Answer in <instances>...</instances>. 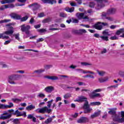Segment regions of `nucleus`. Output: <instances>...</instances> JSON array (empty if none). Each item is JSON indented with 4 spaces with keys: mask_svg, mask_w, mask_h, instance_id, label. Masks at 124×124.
Wrapping results in <instances>:
<instances>
[{
    "mask_svg": "<svg viewBox=\"0 0 124 124\" xmlns=\"http://www.w3.org/2000/svg\"><path fill=\"white\" fill-rule=\"evenodd\" d=\"M119 74L121 76H124V71H120L119 72Z\"/></svg>",
    "mask_w": 124,
    "mask_h": 124,
    "instance_id": "obj_58",
    "label": "nucleus"
},
{
    "mask_svg": "<svg viewBox=\"0 0 124 124\" xmlns=\"http://www.w3.org/2000/svg\"><path fill=\"white\" fill-rule=\"evenodd\" d=\"M14 115H16V117H21V116H24V117H27V114L26 112H20L18 110H16L14 113Z\"/></svg>",
    "mask_w": 124,
    "mask_h": 124,
    "instance_id": "obj_10",
    "label": "nucleus"
},
{
    "mask_svg": "<svg viewBox=\"0 0 124 124\" xmlns=\"http://www.w3.org/2000/svg\"><path fill=\"white\" fill-rule=\"evenodd\" d=\"M44 16H45L44 13H41L38 14V17H39V18L44 17Z\"/></svg>",
    "mask_w": 124,
    "mask_h": 124,
    "instance_id": "obj_48",
    "label": "nucleus"
},
{
    "mask_svg": "<svg viewBox=\"0 0 124 124\" xmlns=\"http://www.w3.org/2000/svg\"><path fill=\"white\" fill-rule=\"evenodd\" d=\"M44 39L41 38L37 40V43H38L39 42H42V41H44Z\"/></svg>",
    "mask_w": 124,
    "mask_h": 124,
    "instance_id": "obj_54",
    "label": "nucleus"
},
{
    "mask_svg": "<svg viewBox=\"0 0 124 124\" xmlns=\"http://www.w3.org/2000/svg\"><path fill=\"white\" fill-rule=\"evenodd\" d=\"M119 85L116 84L115 85H111L110 86H109L108 87V89H116V88H118V86Z\"/></svg>",
    "mask_w": 124,
    "mask_h": 124,
    "instance_id": "obj_43",
    "label": "nucleus"
},
{
    "mask_svg": "<svg viewBox=\"0 0 124 124\" xmlns=\"http://www.w3.org/2000/svg\"><path fill=\"white\" fill-rule=\"evenodd\" d=\"M101 113V111L98 110L97 111H95L93 114L91 115V118L92 119H94V118H96L100 116V114Z\"/></svg>",
    "mask_w": 124,
    "mask_h": 124,
    "instance_id": "obj_18",
    "label": "nucleus"
},
{
    "mask_svg": "<svg viewBox=\"0 0 124 124\" xmlns=\"http://www.w3.org/2000/svg\"><path fill=\"white\" fill-rule=\"evenodd\" d=\"M8 104H9L8 105L1 104L2 109H7L8 108H12V107H13V106L14 105L13 104V103H12L11 102H9Z\"/></svg>",
    "mask_w": 124,
    "mask_h": 124,
    "instance_id": "obj_17",
    "label": "nucleus"
},
{
    "mask_svg": "<svg viewBox=\"0 0 124 124\" xmlns=\"http://www.w3.org/2000/svg\"><path fill=\"white\" fill-rule=\"evenodd\" d=\"M96 71L100 76H104L105 74V72L103 71H99V70H96Z\"/></svg>",
    "mask_w": 124,
    "mask_h": 124,
    "instance_id": "obj_32",
    "label": "nucleus"
},
{
    "mask_svg": "<svg viewBox=\"0 0 124 124\" xmlns=\"http://www.w3.org/2000/svg\"><path fill=\"white\" fill-rule=\"evenodd\" d=\"M16 0H2L0 2L1 4H5V3H10L11 2H14Z\"/></svg>",
    "mask_w": 124,
    "mask_h": 124,
    "instance_id": "obj_19",
    "label": "nucleus"
},
{
    "mask_svg": "<svg viewBox=\"0 0 124 124\" xmlns=\"http://www.w3.org/2000/svg\"><path fill=\"white\" fill-rule=\"evenodd\" d=\"M107 50L106 49V48H104L101 52V54H105L106 53H107Z\"/></svg>",
    "mask_w": 124,
    "mask_h": 124,
    "instance_id": "obj_61",
    "label": "nucleus"
},
{
    "mask_svg": "<svg viewBox=\"0 0 124 124\" xmlns=\"http://www.w3.org/2000/svg\"><path fill=\"white\" fill-rule=\"evenodd\" d=\"M35 111L40 114H44L45 113H48V114H50L52 111V109H48V107H44L42 108H37Z\"/></svg>",
    "mask_w": 124,
    "mask_h": 124,
    "instance_id": "obj_5",
    "label": "nucleus"
},
{
    "mask_svg": "<svg viewBox=\"0 0 124 124\" xmlns=\"http://www.w3.org/2000/svg\"><path fill=\"white\" fill-rule=\"evenodd\" d=\"M102 18H104L105 19H106L107 20H108V21H110V22H112V21H114V18H113V17H110V16H102Z\"/></svg>",
    "mask_w": 124,
    "mask_h": 124,
    "instance_id": "obj_30",
    "label": "nucleus"
},
{
    "mask_svg": "<svg viewBox=\"0 0 124 124\" xmlns=\"http://www.w3.org/2000/svg\"><path fill=\"white\" fill-rule=\"evenodd\" d=\"M13 101H14V102H20V101H21V99H18V98H15V99H12Z\"/></svg>",
    "mask_w": 124,
    "mask_h": 124,
    "instance_id": "obj_46",
    "label": "nucleus"
},
{
    "mask_svg": "<svg viewBox=\"0 0 124 124\" xmlns=\"http://www.w3.org/2000/svg\"><path fill=\"white\" fill-rule=\"evenodd\" d=\"M33 117L34 116H32V114H29L27 116V118L28 119H32Z\"/></svg>",
    "mask_w": 124,
    "mask_h": 124,
    "instance_id": "obj_63",
    "label": "nucleus"
},
{
    "mask_svg": "<svg viewBox=\"0 0 124 124\" xmlns=\"http://www.w3.org/2000/svg\"><path fill=\"white\" fill-rule=\"evenodd\" d=\"M42 1H43L44 3H48V4L57 3V0H42Z\"/></svg>",
    "mask_w": 124,
    "mask_h": 124,
    "instance_id": "obj_15",
    "label": "nucleus"
},
{
    "mask_svg": "<svg viewBox=\"0 0 124 124\" xmlns=\"http://www.w3.org/2000/svg\"><path fill=\"white\" fill-rule=\"evenodd\" d=\"M37 31H38V32H40L41 33L45 32V31H46V30L45 29H38Z\"/></svg>",
    "mask_w": 124,
    "mask_h": 124,
    "instance_id": "obj_47",
    "label": "nucleus"
},
{
    "mask_svg": "<svg viewBox=\"0 0 124 124\" xmlns=\"http://www.w3.org/2000/svg\"><path fill=\"white\" fill-rule=\"evenodd\" d=\"M55 88L52 86H47L46 87L44 91L46 92V93H51L53 91H54Z\"/></svg>",
    "mask_w": 124,
    "mask_h": 124,
    "instance_id": "obj_12",
    "label": "nucleus"
},
{
    "mask_svg": "<svg viewBox=\"0 0 124 124\" xmlns=\"http://www.w3.org/2000/svg\"><path fill=\"white\" fill-rule=\"evenodd\" d=\"M87 31L85 29H79V34H82V33H86Z\"/></svg>",
    "mask_w": 124,
    "mask_h": 124,
    "instance_id": "obj_44",
    "label": "nucleus"
},
{
    "mask_svg": "<svg viewBox=\"0 0 124 124\" xmlns=\"http://www.w3.org/2000/svg\"><path fill=\"white\" fill-rule=\"evenodd\" d=\"M30 17V14H28L26 16L20 18V21L21 22H25V21H27L28 19H29V17Z\"/></svg>",
    "mask_w": 124,
    "mask_h": 124,
    "instance_id": "obj_20",
    "label": "nucleus"
},
{
    "mask_svg": "<svg viewBox=\"0 0 124 124\" xmlns=\"http://www.w3.org/2000/svg\"><path fill=\"white\" fill-rule=\"evenodd\" d=\"M31 29V26L27 25L26 24H23L21 26V31L23 32H25L27 34V36H24V38H28V37H30V36H31V31H30V30Z\"/></svg>",
    "mask_w": 124,
    "mask_h": 124,
    "instance_id": "obj_3",
    "label": "nucleus"
},
{
    "mask_svg": "<svg viewBox=\"0 0 124 124\" xmlns=\"http://www.w3.org/2000/svg\"><path fill=\"white\" fill-rule=\"evenodd\" d=\"M103 35L100 36V38L103 40V41H109V37L113 35V33H109L108 30H106L102 32Z\"/></svg>",
    "mask_w": 124,
    "mask_h": 124,
    "instance_id": "obj_4",
    "label": "nucleus"
},
{
    "mask_svg": "<svg viewBox=\"0 0 124 124\" xmlns=\"http://www.w3.org/2000/svg\"><path fill=\"white\" fill-rule=\"evenodd\" d=\"M124 29H120V30H118L116 31V34H117V35H120V34H121V33H124Z\"/></svg>",
    "mask_w": 124,
    "mask_h": 124,
    "instance_id": "obj_29",
    "label": "nucleus"
},
{
    "mask_svg": "<svg viewBox=\"0 0 124 124\" xmlns=\"http://www.w3.org/2000/svg\"><path fill=\"white\" fill-rule=\"evenodd\" d=\"M73 22L74 23H75L77 24V23H79V20L77 19H73Z\"/></svg>",
    "mask_w": 124,
    "mask_h": 124,
    "instance_id": "obj_59",
    "label": "nucleus"
},
{
    "mask_svg": "<svg viewBox=\"0 0 124 124\" xmlns=\"http://www.w3.org/2000/svg\"><path fill=\"white\" fill-rule=\"evenodd\" d=\"M11 16L12 18H13V19H16V20H20L21 18H22V16H21L20 15H19L16 13H13L11 15Z\"/></svg>",
    "mask_w": 124,
    "mask_h": 124,
    "instance_id": "obj_16",
    "label": "nucleus"
},
{
    "mask_svg": "<svg viewBox=\"0 0 124 124\" xmlns=\"http://www.w3.org/2000/svg\"><path fill=\"white\" fill-rule=\"evenodd\" d=\"M80 26H81L82 27H85V28H87L88 29H90V28H91V26L89 25L80 24Z\"/></svg>",
    "mask_w": 124,
    "mask_h": 124,
    "instance_id": "obj_51",
    "label": "nucleus"
},
{
    "mask_svg": "<svg viewBox=\"0 0 124 124\" xmlns=\"http://www.w3.org/2000/svg\"><path fill=\"white\" fill-rule=\"evenodd\" d=\"M87 98L84 96H80L78 97V99L74 100L75 102H83L85 101L83 108L85 109L83 113L84 114H88V113H91V111H93V108H90V105H89V102L87 101Z\"/></svg>",
    "mask_w": 124,
    "mask_h": 124,
    "instance_id": "obj_1",
    "label": "nucleus"
},
{
    "mask_svg": "<svg viewBox=\"0 0 124 124\" xmlns=\"http://www.w3.org/2000/svg\"><path fill=\"white\" fill-rule=\"evenodd\" d=\"M78 85L79 86H85V83L83 82H78Z\"/></svg>",
    "mask_w": 124,
    "mask_h": 124,
    "instance_id": "obj_55",
    "label": "nucleus"
},
{
    "mask_svg": "<svg viewBox=\"0 0 124 124\" xmlns=\"http://www.w3.org/2000/svg\"><path fill=\"white\" fill-rule=\"evenodd\" d=\"M8 40L5 41L4 44V45H7L8 44H9L11 41H12V39H10L9 37V39H8Z\"/></svg>",
    "mask_w": 124,
    "mask_h": 124,
    "instance_id": "obj_41",
    "label": "nucleus"
},
{
    "mask_svg": "<svg viewBox=\"0 0 124 124\" xmlns=\"http://www.w3.org/2000/svg\"><path fill=\"white\" fill-rule=\"evenodd\" d=\"M13 32H14V31H13V28H12L11 30L6 31L4 33L5 35H10V34H12Z\"/></svg>",
    "mask_w": 124,
    "mask_h": 124,
    "instance_id": "obj_24",
    "label": "nucleus"
},
{
    "mask_svg": "<svg viewBox=\"0 0 124 124\" xmlns=\"http://www.w3.org/2000/svg\"><path fill=\"white\" fill-rule=\"evenodd\" d=\"M37 97H40L41 98H43L44 97H45V94L43 93H40L37 95Z\"/></svg>",
    "mask_w": 124,
    "mask_h": 124,
    "instance_id": "obj_37",
    "label": "nucleus"
},
{
    "mask_svg": "<svg viewBox=\"0 0 124 124\" xmlns=\"http://www.w3.org/2000/svg\"><path fill=\"white\" fill-rule=\"evenodd\" d=\"M45 71V70L43 69H40L37 70H36L34 71L35 73H37V74H40L41 73H42V72H44Z\"/></svg>",
    "mask_w": 124,
    "mask_h": 124,
    "instance_id": "obj_34",
    "label": "nucleus"
},
{
    "mask_svg": "<svg viewBox=\"0 0 124 124\" xmlns=\"http://www.w3.org/2000/svg\"><path fill=\"white\" fill-rule=\"evenodd\" d=\"M101 91H102V90H101V89H96L93 91V93H99V92H101Z\"/></svg>",
    "mask_w": 124,
    "mask_h": 124,
    "instance_id": "obj_52",
    "label": "nucleus"
},
{
    "mask_svg": "<svg viewBox=\"0 0 124 124\" xmlns=\"http://www.w3.org/2000/svg\"><path fill=\"white\" fill-rule=\"evenodd\" d=\"M78 124H86L89 123V118L86 117H80L77 120Z\"/></svg>",
    "mask_w": 124,
    "mask_h": 124,
    "instance_id": "obj_9",
    "label": "nucleus"
},
{
    "mask_svg": "<svg viewBox=\"0 0 124 124\" xmlns=\"http://www.w3.org/2000/svg\"><path fill=\"white\" fill-rule=\"evenodd\" d=\"M74 7H67L65 9V11H67V12H70V13H72V12H74Z\"/></svg>",
    "mask_w": 124,
    "mask_h": 124,
    "instance_id": "obj_27",
    "label": "nucleus"
},
{
    "mask_svg": "<svg viewBox=\"0 0 124 124\" xmlns=\"http://www.w3.org/2000/svg\"><path fill=\"white\" fill-rule=\"evenodd\" d=\"M29 7H31V9L32 10L34 14H37V10H38V9L39 7H40V5L36 3L31 4Z\"/></svg>",
    "mask_w": 124,
    "mask_h": 124,
    "instance_id": "obj_8",
    "label": "nucleus"
},
{
    "mask_svg": "<svg viewBox=\"0 0 124 124\" xmlns=\"http://www.w3.org/2000/svg\"><path fill=\"white\" fill-rule=\"evenodd\" d=\"M44 78L45 79H48V80H52V81L59 79V78L56 76H45Z\"/></svg>",
    "mask_w": 124,
    "mask_h": 124,
    "instance_id": "obj_14",
    "label": "nucleus"
},
{
    "mask_svg": "<svg viewBox=\"0 0 124 124\" xmlns=\"http://www.w3.org/2000/svg\"><path fill=\"white\" fill-rule=\"evenodd\" d=\"M60 16L62 17V18H66V17H67V15L64 13H60Z\"/></svg>",
    "mask_w": 124,
    "mask_h": 124,
    "instance_id": "obj_36",
    "label": "nucleus"
},
{
    "mask_svg": "<svg viewBox=\"0 0 124 124\" xmlns=\"http://www.w3.org/2000/svg\"><path fill=\"white\" fill-rule=\"evenodd\" d=\"M0 38H1L2 39H9V37L8 35H5L4 33H0Z\"/></svg>",
    "mask_w": 124,
    "mask_h": 124,
    "instance_id": "obj_21",
    "label": "nucleus"
},
{
    "mask_svg": "<svg viewBox=\"0 0 124 124\" xmlns=\"http://www.w3.org/2000/svg\"><path fill=\"white\" fill-rule=\"evenodd\" d=\"M70 5H71L72 6H76L77 5L76 4V3L75 2H71L70 3Z\"/></svg>",
    "mask_w": 124,
    "mask_h": 124,
    "instance_id": "obj_62",
    "label": "nucleus"
},
{
    "mask_svg": "<svg viewBox=\"0 0 124 124\" xmlns=\"http://www.w3.org/2000/svg\"><path fill=\"white\" fill-rule=\"evenodd\" d=\"M26 109L27 111H31V110L35 109V106H33V105H31L26 107Z\"/></svg>",
    "mask_w": 124,
    "mask_h": 124,
    "instance_id": "obj_25",
    "label": "nucleus"
},
{
    "mask_svg": "<svg viewBox=\"0 0 124 124\" xmlns=\"http://www.w3.org/2000/svg\"><path fill=\"white\" fill-rule=\"evenodd\" d=\"M48 22H49V19L48 18H46V19H44V20H43V23H48Z\"/></svg>",
    "mask_w": 124,
    "mask_h": 124,
    "instance_id": "obj_64",
    "label": "nucleus"
},
{
    "mask_svg": "<svg viewBox=\"0 0 124 124\" xmlns=\"http://www.w3.org/2000/svg\"><path fill=\"white\" fill-rule=\"evenodd\" d=\"M100 24H101V22H98L97 23L93 25V28L96 30H98V31H101L102 30L103 27L102 25H101Z\"/></svg>",
    "mask_w": 124,
    "mask_h": 124,
    "instance_id": "obj_13",
    "label": "nucleus"
},
{
    "mask_svg": "<svg viewBox=\"0 0 124 124\" xmlns=\"http://www.w3.org/2000/svg\"><path fill=\"white\" fill-rule=\"evenodd\" d=\"M81 65H83L84 66H86L87 65H91L92 64H90L89 63L85 62H82L81 63Z\"/></svg>",
    "mask_w": 124,
    "mask_h": 124,
    "instance_id": "obj_49",
    "label": "nucleus"
},
{
    "mask_svg": "<svg viewBox=\"0 0 124 124\" xmlns=\"http://www.w3.org/2000/svg\"><path fill=\"white\" fill-rule=\"evenodd\" d=\"M109 28L111 30H115V29L117 28V26H116V25H111V26H110Z\"/></svg>",
    "mask_w": 124,
    "mask_h": 124,
    "instance_id": "obj_57",
    "label": "nucleus"
},
{
    "mask_svg": "<svg viewBox=\"0 0 124 124\" xmlns=\"http://www.w3.org/2000/svg\"><path fill=\"white\" fill-rule=\"evenodd\" d=\"M116 115H117V116L121 115V117L123 118L124 116V111L119 112L118 113H116Z\"/></svg>",
    "mask_w": 124,
    "mask_h": 124,
    "instance_id": "obj_45",
    "label": "nucleus"
},
{
    "mask_svg": "<svg viewBox=\"0 0 124 124\" xmlns=\"http://www.w3.org/2000/svg\"><path fill=\"white\" fill-rule=\"evenodd\" d=\"M52 121H53V118H52V117H50L49 118L47 119L45 121V123L46 124H51V123H52Z\"/></svg>",
    "mask_w": 124,
    "mask_h": 124,
    "instance_id": "obj_31",
    "label": "nucleus"
},
{
    "mask_svg": "<svg viewBox=\"0 0 124 124\" xmlns=\"http://www.w3.org/2000/svg\"><path fill=\"white\" fill-rule=\"evenodd\" d=\"M101 104V103H100V102H93L90 103V105L91 106H99V105H100Z\"/></svg>",
    "mask_w": 124,
    "mask_h": 124,
    "instance_id": "obj_28",
    "label": "nucleus"
},
{
    "mask_svg": "<svg viewBox=\"0 0 124 124\" xmlns=\"http://www.w3.org/2000/svg\"><path fill=\"white\" fill-rule=\"evenodd\" d=\"M14 36H15L16 39L17 40H20V37H19L20 36V34H14Z\"/></svg>",
    "mask_w": 124,
    "mask_h": 124,
    "instance_id": "obj_42",
    "label": "nucleus"
},
{
    "mask_svg": "<svg viewBox=\"0 0 124 124\" xmlns=\"http://www.w3.org/2000/svg\"><path fill=\"white\" fill-rule=\"evenodd\" d=\"M53 101H54V100L52 99L50 101H49L47 102V108H50L51 105L52 104V102H53Z\"/></svg>",
    "mask_w": 124,
    "mask_h": 124,
    "instance_id": "obj_39",
    "label": "nucleus"
},
{
    "mask_svg": "<svg viewBox=\"0 0 124 124\" xmlns=\"http://www.w3.org/2000/svg\"><path fill=\"white\" fill-rule=\"evenodd\" d=\"M15 111H14V109H9L8 110V112L6 111H5L3 112L2 114H1L0 116V120H8V119H10L11 117H12V114L14 115V113Z\"/></svg>",
    "mask_w": 124,
    "mask_h": 124,
    "instance_id": "obj_2",
    "label": "nucleus"
},
{
    "mask_svg": "<svg viewBox=\"0 0 124 124\" xmlns=\"http://www.w3.org/2000/svg\"><path fill=\"white\" fill-rule=\"evenodd\" d=\"M116 10L114 8H111L108 10L107 13H103L102 17H106L107 15H113L116 13Z\"/></svg>",
    "mask_w": 124,
    "mask_h": 124,
    "instance_id": "obj_6",
    "label": "nucleus"
},
{
    "mask_svg": "<svg viewBox=\"0 0 124 124\" xmlns=\"http://www.w3.org/2000/svg\"><path fill=\"white\" fill-rule=\"evenodd\" d=\"M69 97H71V94H70V93H67L63 95V98L65 99H67V98H69Z\"/></svg>",
    "mask_w": 124,
    "mask_h": 124,
    "instance_id": "obj_33",
    "label": "nucleus"
},
{
    "mask_svg": "<svg viewBox=\"0 0 124 124\" xmlns=\"http://www.w3.org/2000/svg\"><path fill=\"white\" fill-rule=\"evenodd\" d=\"M76 16L79 20H81V19H83V20H86V21H89V17L86 16H85V14L84 13H77L76 14Z\"/></svg>",
    "mask_w": 124,
    "mask_h": 124,
    "instance_id": "obj_7",
    "label": "nucleus"
},
{
    "mask_svg": "<svg viewBox=\"0 0 124 124\" xmlns=\"http://www.w3.org/2000/svg\"><path fill=\"white\" fill-rule=\"evenodd\" d=\"M16 77H17V75H12L10 76L9 77V79L8 80V83L11 84H16L15 82H14V80H16Z\"/></svg>",
    "mask_w": 124,
    "mask_h": 124,
    "instance_id": "obj_11",
    "label": "nucleus"
},
{
    "mask_svg": "<svg viewBox=\"0 0 124 124\" xmlns=\"http://www.w3.org/2000/svg\"><path fill=\"white\" fill-rule=\"evenodd\" d=\"M8 7H9V5H3L0 7V10H4L5 8H8Z\"/></svg>",
    "mask_w": 124,
    "mask_h": 124,
    "instance_id": "obj_38",
    "label": "nucleus"
},
{
    "mask_svg": "<svg viewBox=\"0 0 124 124\" xmlns=\"http://www.w3.org/2000/svg\"><path fill=\"white\" fill-rule=\"evenodd\" d=\"M110 39L111 40H117L118 39V38L117 37V36L114 35L113 36H112L110 38Z\"/></svg>",
    "mask_w": 124,
    "mask_h": 124,
    "instance_id": "obj_50",
    "label": "nucleus"
},
{
    "mask_svg": "<svg viewBox=\"0 0 124 124\" xmlns=\"http://www.w3.org/2000/svg\"><path fill=\"white\" fill-rule=\"evenodd\" d=\"M62 101V97H56V102H58V101Z\"/></svg>",
    "mask_w": 124,
    "mask_h": 124,
    "instance_id": "obj_56",
    "label": "nucleus"
},
{
    "mask_svg": "<svg viewBox=\"0 0 124 124\" xmlns=\"http://www.w3.org/2000/svg\"><path fill=\"white\" fill-rule=\"evenodd\" d=\"M95 5V3H94V2H93V1L90 2L89 4V6L91 8H93Z\"/></svg>",
    "mask_w": 124,
    "mask_h": 124,
    "instance_id": "obj_35",
    "label": "nucleus"
},
{
    "mask_svg": "<svg viewBox=\"0 0 124 124\" xmlns=\"http://www.w3.org/2000/svg\"><path fill=\"white\" fill-rule=\"evenodd\" d=\"M81 72H82V73H84V74H87L88 73H90V74H93V75H94L95 74L94 73V72H92L91 71H88V70H80Z\"/></svg>",
    "mask_w": 124,
    "mask_h": 124,
    "instance_id": "obj_26",
    "label": "nucleus"
},
{
    "mask_svg": "<svg viewBox=\"0 0 124 124\" xmlns=\"http://www.w3.org/2000/svg\"><path fill=\"white\" fill-rule=\"evenodd\" d=\"M74 33L75 34H80V30H75L74 31Z\"/></svg>",
    "mask_w": 124,
    "mask_h": 124,
    "instance_id": "obj_53",
    "label": "nucleus"
},
{
    "mask_svg": "<svg viewBox=\"0 0 124 124\" xmlns=\"http://www.w3.org/2000/svg\"><path fill=\"white\" fill-rule=\"evenodd\" d=\"M11 21V19H4L0 21V24H2L3 23H8V22H10Z\"/></svg>",
    "mask_w": 124,
    "mask_h": 124,
    "instance_id": "obj_40",
    "label": "nucleus"
},
{
    "mask_svg": "<svg viewBox=\"0 0 124 124\" xmlns=\"http://www.w3.org/2000/svg\"><path fill=\"white\" fill-rule=\"evenodd\" d=\"M91 98H94L95 97H100V94L99 93H93V92L92 93V94L91 95Z\"/></svg>",
    "mask_w": 124,
    "mask_h": 124,
    "instance_id": "obj_23",
    "label": "nucleus"
},
{
    "mask_svg": "<svg viewBox=\"0 0 124 124\" xmlns=\"http://www.w3.org/2000/svg\"><path fill=\"white\" fill-rule=\"evenodd\" d=\"M98 80L100 83H104V82L108 81V78H98Z\"/></svg>",
    "mask_w": 124,
    "mask_h": 124,
    "instance_id": "obj_22",
    "label": "nucleus"
},
{
    "mask_svg": "<svg viewBox=\"0 0 124 124\" xmlns=\"http://www.w3.org/2000/svg\"><path fill=\"white\" fill-rule=\"evenodd\" d=\"M40 27H41V24H38L37 25L34 26V28H35V29H39V28H40Z\"/></svg>",
    "mask_w": 124,
    "mask_h": 124,
    "instance_id": "obj_60",
    "label": "nucleus"
}]
</instances>
